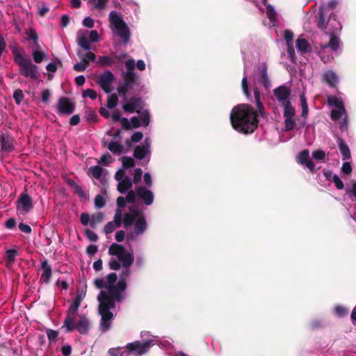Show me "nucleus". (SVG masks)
<instances>
[{
	"label": "nucleus",
	"instance_id": "nucleus-1",
	"mask_svg": "<svg viewBox=\"0 0 356 356\" xmlns=\"http://www.w3.org/2000/svg\"><path fill=\"white\" fill-rule=\"evenodd\" d=\"M268 66L264 62L259 63L257 66L254 76V101L256 103L257 111L247 104H241L234 106L230 113V122L233 128L240 133L245 134L253 133L258 126V117L265 115L264 107L261 101V92L257 85L263 86L266 90L271 87L268 77Z\"/></svg>",
	"mask_w": 356,
	"mask_h": 356
},
{
	"label": "nucleus",
	"instance_id": "nucleus-2",
	"mask_svg": "<svg viewBox=\"0 0 356 356\" xmlns=\"http://www.w3.org/2000/svg\"><path fill=\"white\" fill-rule=\"evenodd\" d=\"M339 3V0H330L327 3L321 4L318 8V28L325 30V33L330 36L328 43L320 45L319 55L324 63L330 60V56L325 55L328 49L332 52L336 53L340 48V39L337 35L341 30L342 26L337 20V15L334 13Z\"/></svg>",
	"mask_w": 356,
	"mask_h": 356
},
{
	"label": "nucleus",
	"instance_id": "nucleus-3",
	"mask_svg": "<svg viewBox=\"0 0 356 356\" xmlns=\"http://www.w3.org/2000/svg\"><path fill=\"white\" fill-rule=\"evenodd\" d=\"M127 287V282L118 281L115 285L106 289L107 293L102 291L98 295L100 330L102 332L109 330L114 316L113 311L115 309V301L122 302L125 298Z\"/></svg>",
	"mask_w": 356,
	"mask_h": 356
},
{
	"label": "nucleus",
	"instance_id": "nucleus-4",
	"mask_svg": "<svg viewBox=\"0 0 356 356\" xmlns=\"http://www.w3.org/2000/svg\"><path fill=\"white\" fill-rule=\"evenodd\" d=\"M108 254L112 256L109 261L110 268L118 270L122 266L119 281L126 282L131 275L130 266L134 259L133 253L122 245L114 243L109 247Z\"/></svg>",
	"mask_w": 356,
	"mask_h": 356
},
{
	"label": "nucleus",
	"instance_id": "nucleus-5",
	"mask_svg": "<svg viewBox=\"0 0 356 356\" xmlns=\"http://www.w3.org/2000/svg\"><path fill=\"white\" fill-rule=\"evenodd\" d=\"M123 224L125 228L134 225V230L128 234V241H135L138 236L142 235L147 229V222L144 213L136 207H130L129 212L124 213Z\"/></svg>",
	"mask_w": 356,
	"mask_h": 356
},
{
	"label": "nucleus",
	"instance_id": "nucleus-6",
	"mask_svg": "<svg viewBox=\"0 0 356 356\" xmlns=\"http://www.w3.org/2000/svg\"><path fill=\"white\" fill-rule=\"evenodd\" d=\"M108 22L113 35L120 38L122 45L127 46L130 42L131 33L121 15L116 10H111L108 15Z\"/></svg>",
	"mask_w": 356,
	"mask_h": 356
},
{
	"label": "nucleus",
	"instance_id": "nucleus-7",
	"mask_svg": "<svg viewBox=\"0 0 356 356\" xmlns=\"http://www.w3.org/2000/svg\"><path fill=\"white\" fill-rule=\"evenodd\" d=\"M154 341L155 340L152 339H147L143 342L136 341L127 343L125 349L122 348H110L108 353L111 356H127V355L141 356L149 351L151 346L155 344Z\"/></svg>",
	"mask_w": 356,
	"mask_h": 356
},
{
	"label": "nucleus",
	"instance_id": "nucleus-8",
	"mask_svg": "<svg viewBox=\"0 0 356 356\" xmlns=\"http://www.w3.org/2000/svg\"><path fill=\"white\" fill-rule=\"evenodd\" d=\"M15 62L19 67L20 74L32 80H35L39 78L40 73L38 72V67L33 64L30 60L23 56L20 53L13 51Z\"/></svg>",
	"mask_w": 356,
	"mask_h": 356
},
{
	"label": "nucleus",
	"instance_id": "nucleus-9",
	"mask_svg": "<svg viewBox=\"0 0 356 356\" xmlns=\"http://www.w3.org/2000/svg\"><path fill=\"white\" fill-rule=\"evenodd\" d=\"M85 294L78 293L73 299L72 302L67 312V317L64 321V325L68 332L73 331L75 328L74 321L76 318L78 309Z\"/></svg>",
	"mask_w": 356,
	"mask_h": 356
},
{
	"label": "nucleus",
	"instance_id": "nucleus-10",
	"mask_svg": "<svg viewBox=\"0 0 356 356\" xmlns=\"http://www.w3.org/2000/svg\"><path fill=\"white\" fill-rule=\"evenodd\" d=\"M283 109L284 131H291L294 129H298L300 119L296 115V111L293 106H286Z\"/></svg>",
	"mask_w": 356,
	"mask_h": 356
},
{
	"label": "nucleus",
	"instance_id": "nucleus-11",
	"mask_svg": "<svg viewBox=\"0 0 356 356\" xmlns=\"http://www.w3.org/2000/svg\"><path fill=\"white\" fill-rule=\"evenodd\" d=\"M273 95L282 108H286V106H293L291 101V90L286 85H282L275 88Z\"/></svg>",
	"mask_w": 356,
	"mask_h": 356
},
{
	"label": "nucleus",
	"instance_id": "nucleus-12",
	"mask_svg": "<svg viewBox=\"0 0 356 356\" xmlns=\"http://www.w3.org/2000/svg\"><path fill=\"white\" fill-rule=\"evenodd\" d=\"M115 179L118 182V191L122 194L127 193L133 186L131 178L126 174L123 169H119L115 172Z\"/></svg>",
	"mask_w": 356,
	"mask_h": 356
},
{
	"label": "nucleus",
	"instance_id": "nucleus-13",
	"mask_svg": "<svg viewBox=\"0 0 356 356\" xmlns=\"http://www.w3.org/2000/svg\"><path fill=\"white\" fill-rule=\"evenodd\" d=\"M328 104L335 107V109H332L331 111L332 120H338L347 114L344 104L341 99L337 97L330 98L328 99Z\"/></svg>",
	"mask_w": 356,
	"mask_h": 356
},
{
	"label": "nucleus",
	"instance_id": "nucleus-14",
	"mask_svg": "<svg viewBox=\"0 0 356 356\" xmlns=\"http://www.w3.org/2000/svg\"><path fill=\"white\" fill-rule=\"evenodd\" d=\"M114 81L115 76L110 70L104 72L97 79L98 84L107 94L110 93L113 90L111 85Z\"/></svg>",
	"mask_w": 356,
	"mask_h": 356
},
{
	"label": "nucleus",
	"instance_id": "nucleus-15",
	"mask_svg": "<svg viewBox=\"0 0 356 356\" xmlns=\"http://www.w3.org/2000/svg\"><path fill=\"white\" fill-rule=\"evenodd\" d=\"M124 214L122 210L117 209L112 221L108 222L104 228V233L108 235L111 234L115 229L120 227L123 222Z\"/></svg>",
	"mask_w": 356,
	"mask_h": 356
},
{
	"label": "nucleus",
	"instance_id": "nucleus-16",
	"mask_svg": "<svg viewBox=\"0 0 356 356\" xmlns=\"http://www.w3.org/2000/svg\"><path fill=\"white\" fill-rule=\"evenodd\" d=\"M74 104L67 97H63L58 100L57 113L59 115H70L74 111Z\"/></svg>",
	"mask_w": 356,
	"mask_h": 356
},
{
	"label": "nucleus",
	"instance_id": "nucleus-17",
	"mask_svg": "<svg viewBox=\"0 0 356 356\" xmlns=\"http://www.w3.org/2000/svg\"><path fill=\"white\" fill-rule=\"evenodd\" d=\"M266 14L268 20V22L266 24V25L269 28L277 27L279 26L281 16L273 5H266Z\"/></svg>",
	"mask_w": 356,
	"mask_h": 356
},
{
	"label": "nucleus",
	"instance_id": "nucleus-18",
	"mask_svg": "<svg viewBox=\"0 0 356 356\" xmlns=\"http://www.w3.org/2000/svg\"><path fill=\"white\" fill-rule=\"evenodd\" d=\"M136 193L138 197L143 200L145 205L149 206L153 203L154 198V193L145 186H141L137 187Z\"/></svg>",
	"mask_w": 356,
	"mask_h": 356
},
{
	"label": "nucleus",
	"instance_id": "nucleus-19",
	"mask_svg": "<svg viewBox=\"0 0 356 356\" xmlns=\"http://www.w3.org/2000/svg\"><path fill=\"white\" fill-rule=\"evenodd\" d=\"M17 203V209H21L25 213H28L33 208L32 200L26 193L20 195Z\"/></svg>",
	"mask_w": 356,
	"mask_h": 356
},
{
	"label": "nucleus",
	"instance_id": "nucleus-20",
	"mask_svg": "<svg viewBox=\"0 0 356 356\" xmlns=\"http://www.w3.org/2000/svg\"><path fill=\"white\" fill-rule=\"evenodd\" d=\"M300 100L301 109H302V113H301L302 119L299 122L298 129H302L307 124V118L309 115V107H308L307 99H306L305 94H302L300 95Z\"/></svg>",
	"mask_w": 356,
	"mask_h": 356
},
{
	"label": "nucleus",
	"instance_id": "nucleus-21",
	"mask_svg": "<svg viewBox=\"0 0 356 356\" xmlns=\"http://www.w3.org/2000/svg\"><path fill=\"white\" fill-rule=\"evenodd\" d=\"M14 138L8 134H2L1 136V149L6 152H11L14 150Z\"/></svg>",
	"mask_w": 356,
	"mask_h": 356
},
{
	"label": "nucleus",
	"instance_id": "nucleus-22",
	"mask_svg": "<svg viewBox=\"0 0 356 356\" xmlns=\"http://www.w3.org/2000/svg\"><path fill=\"white\" fill-rule=\"evenodd\" d=\"M126 72H123V76L125 79H131L134 81H136V76L134 72L136 67L135 60L133 58L128 59L125 61Z\"/></svg>",
	"mask_w": 356,
	"mask_h": 356
},
{
	"label": "nucleus",
	"instance_id": "nucleus-23",
	"mask_svg": "<svg viewBox=\"0 0 356 356\" xmlns=\"http://www.w3.org/2000/svg\"><path fill=\"white\" fill-rule=\"evenodd\" d=\"M41 269L42 270V273L40 276V281L46 284L49 283L52 275V270L47 260L44 259L41 263Z\"/></svg>",
	"mask_w": 356,
	"mask_h": 356
},
{
	"label": "nucleus",
	"instance_id": "nucleus-24",
	"mask_svg": "<svg viewBox=\"0 0 356 356\" xmlns=\"http://www.w3.org/2000/svg\"><path fill=\"white\" fill-rule=\"evenodd\" d=\"M119 60L120 59L118 56H102L98 58L97 63L102 67H111L117 63Z\"/></svg>",
	"mask_w": 356,
	"mask_h": 356
},
{
	"label": "nucleus",
	"instance_id": "nucleus-25",
	"mask_svg": "<svg viewBox=\"0 0 356 356\" xmlns=\"http://www.w3.org/2000/svg\"><path fill=\"white\" fill-rule=\"evenodd\" d=\"M243 77L241 81V88L243 94L249 101L252 102L253 99L251 97L250 91L249 90L248 82V74H247V65L244 63Z\"/></svg>",
	"mask_w": 356,
	"mask_h": 356
},
{
	"label": "nucleus",
	"instance_id": "nucleus-26",
	"mask_svg": "<svg viewBox=\"0 0 356 356\" xmlns=\"http://www.w3.org/2000/svg\"><path fill=\"white\" fill-rule=\"evenodd\" d=\"M136 81L124 78V82L118 88L119 95L126 97L129 89L132 88Z\"/></svg>",
	"mask_w": 356,
	"mask_h": 356
},
{
	"label": "nucleus",
	"instance_id": "nucleus-27",
	"mask_svg": "<svg viewBox=\"0 0 356 356\" xmlns=\"http://www.w3.org/2000/svg\"><path fill=\"white\" fill-rule=\"evenodd\" d=\"M75 328L80 334H86L88 331L89 323L86 316H81L76 324L74 323Z\"/></svg>",
	"mask_w": 356,
	"mask_h": 356
},
{
	"label": "nucleus",
	"instance_id": "nucleus-28",
	"mask_svg": "<svg viewBox=\"0 0 356 356\" xmlns=\"http://www.w3.org/2000/svg\"><path fill=\"white\" fill-rule=\"evenodd\" d=\"M107 147L114 154L120 155L124 153V146L117 141H110L107 145Z\"/></svg>",
	"mask_w": 356,
	"mask_h": 356
},
{
	"label": "nucleus",
	"instance_id": "nucleus-29",
	"mask_svg": "<svg viewBox=\"0 0 356 356\" xmlns=\"http://www.w3.org/2000/svg\"><path fill=\"white\" fill-rule=\"evenodd\" d=\"M338 145L340 152L342 156V159L344 161L349 160L351 158L349 147L341 138H339L338 140Z\"/></svg>",
	"mask_w": 356,
	"mask_h": 356
},
{
	"label": "nucleus",
	"instance_id": "nucleus-30",
	"mask_svg": "<svg viewBox=\"0 0 356 356\" xmlns=\"http://www.w3.org/2000/svg\"><path fill=\"white\" fill-rule=\"evenodd\" d=\"M323 78L331 87H334L339 82L338 75L336 72L331 70L326 72L323 75Z\"/></svg>",
	"mask_w": 356,
	"mask_h": 356
},
{
	"label": "nucleus",
	"instance_id": "nucleus-31",
	"mask_svg": "<svg viewBox=\"0 0 356 356\" xmlns=\"http://www.w3.org/2000/svg\"><path fill=\"white\" fill-rule=\"evenodd\" d=\"M150 150L142 145H138L136 147L134 152V156L138 159L142 160L147 156H149Z\"/></svg>",
	"mask_w": 356,
	"mask_h": 356
},
{
	"label": "nucleus",
	"instance_id": "nucleus-32",
	"mask_svg": "<svg viewBox=\"0 0 356 356\" xmlns=\"http://www.w3.org/2000/svg\"><path fill=\"white\" fill-rule=\"evenodd\" d=\"M296 48L302 54L307 53L311 50V47L305 38H298L296 40Z\"/></svg>",
	"mask_w": 356,
	"mask_h": 356
},
{
	"label": "nucleus",
	"instance_id": "nucleus-33",
	"mask_svg": "<svg viewBox=\"0 0 356 356\" xmlns=\"http://www.w3.org/2000/svg\"><path fill=\"white\" fill-rule=\"evenodd\" d=\"M18 255V251L15 249H9L6 252V263L7 267H10L15 262V257Z\"/></svg>",
	"mask_w": 356,
	"mask_h": 356
},
{
	"label": "nucleus",
	"instance_id": "nucleus-34",
	"mask_svg": "<svg viewBox=\"0 0 356 356\" xmlns=\"http://www.w3.org/2000/svg\"><path fill=\"white\" fill-rule=\"evenodd\" d=\"M138 100V98L131 97L127 102L124 103L122 106L124 111L129 113H134L137 106Z\"/></svg>",
	"mask_w": 356,
	"mask_h": 356
},
{
	"label": "nucleus",
	"instance_id": "nucleus-35",
	"mask_svg": "<svg viewBox=\"0 0 356 356\" xmlns=\"http://www.w3.org/2000/svg\"><path fill=\"white\" fill-rule=\"evenodd\" d=\"M104 169L99 165L91 166L89 168L90 175L95 179H99L102 183L103 181L102 174Z\"/></svg>",
	"mask_w": 356,
	"mask_h": 356
},
{
	"label": "nucleus",
	"instance_id": "nucleus-36",
	"mask_svg": "<svg viewBox=\"0 0 356 356\" xmlns=\"http://www.w3.org/2000/svg\"><path fill=\"white\" fill-rule=\"evenodd\" d=\"M77 42L79 46L84 50L89 51L91 49V45L88 42V39L85 35H81L80 32L78 33Z\"/></svg>",
	"mask_w": 356,
	"mask_h": 356
},
{
	"label": "nucleus",
	"instance_id": "nucleus-37",
	"mask_svg": "<svg viewBox=\"0 0 356 356\" xmlns=\"http://www.w3.org/2000/svg\"><path fill=\"white\" fill-rule=\"evenodd\" d=\"M77 55L86 64L88 63L90 61H95L96 58L95 54L91 51H88L86 54H83L81 51H78Z\"/></svg>",
	"mask_w": 356,
	"mask_h": 356
},
{
	"label": "nucleus",
	"instance_id": "nucleus-38",
	"mask_svg": "<svg viewBox=\"0 0 356 356\" xmlns=\"http://www.w3.org/2000/svg\"><path fill=\"white\" fill-rule=\"evenodd\" d=\"M80 220L81 224L85 226L90 224L92 227H95L96 225V223L95 222V217L92 216V218H90V216L86 213H81Z\"/></svg>",
	"mask_w": 356,
	"mask_h": 356
},
{
	"label": "nucleus",
	"instance_id": "nucleus-39",
	"mask_svg": "<svg viewBox=\"0 0 356 356\" xmlns=\"http://www.w3.org/2000/svg\"><path fill=\"white\" fill-rule=\"evenodd\" d=\"M120 160L122 163V168L121 169L124 170L133 168L135 165V161L131 157L124 156L120 158Z\"/></svg>",
	"mask_w": 356,
	"mask_h": 356
},
{
	"label": "nucleus",
	"instance_id": "nucleus-40",
	"mask_svg": "<svg viewBox=\"0 0 356 356\" xmlns=\"http://www.w3.org/2000/svg\"><path fill=\"white\" fill-rule=\"evenodd\" d=\"M139 119H140V124L143 127H147L149 124V120H150V115H149V111L147 110L142 111L139 115Z\"/></svg>",
	"mask_w": 356,
	"mask_h": 356
},
{
	"label": "nucleus",
	"instance_id": "nucleus-41",
	"mask_svg": "<svg viewBox=\"0 0 356 356\" xmlns=\"http://www.w3.org/2000/svg\"><path fill=\"white\" fill-rule=\"evenodd\" d=\"M309 159V152L308 149H304V150L301 151L297 156V161L302 165H303Z\"/></svg>",
	"mask_w": 356,
	"mask_h": 356
},
{
	"label": "nucleus",
	"instance_id": "nucleus-42",
	"mask_svg": "<svg viewBox=\"0 0 356 356\" xmlns=\"http://www.w3.org/2000/svg\"><path fill=\"white\" fill-rule=\"evenodd\" d=\"M330 181H332L334 184L337 189H343L344 188V184L341 179L337 175H333L330 177L326 176Z\"/></svg>",
	"mask_w": 356,
	"mask_h": 356
},
{
	"label": "nucleus",
	"instance_id": "nucleus-43",
	"mask_svg": "<svg viewBox=\"0 0 356 356\" xmlns=\"http://www.w3.org/2000/svg\"><path fill=\"white\" fill-rule=\"evenodd\" d=\"M118 102V97L115 94L108 95L107 99V107L110 109L115 108Z\"/></svg>",
	"mask_w": 356,
	"mask_h": 356
},
{
	"label": "nucleus",
	"instance_id": "nucleus-44",
	"mask_svg": "<svg viewBox=\"0 0 356 356\" xmlns=\"http://www.w3.org/2000/svg\"><path fill=\"white\" fill-rule=\"evenodd\" d=\"M117 275L115 273L108 274L106 277V289L116 284Z\"/></svg>",
	"mask_w": 356,
	"mask_h": 356
},
{
	"label": "nucleus",
	"instance_id": "nucleus-45",
	"mask_svg": "<svg viewBox=\"0 0 356 356\" xmlns=\"http://www.w3.org/2000/svg\"><path fill=\"white\" fill-rule=\"evenodd\" d=\"M13 98L15 101V103L17 105H19L24 99L23 91L20 89L15 90L13 92Z\"/></svg>",
	"mask_w": 356,
	"mask_h": 356
},
{
	"label": "nucleus",
	"instance_id": "nucleus-46",
	"mask_svg": "<svg viewBox=\"0 0 356 356\" xmlns=\"http://www.w3.org/2000/svg\"><path fill=\"white\" fill-rule=\"evenodd\" d=\"M127 193V195L125 198L127 202L131 204L134 203L136 202V198L137 196L136 190L134 191L132 189H130Z\"/></svg>",
	"mask_w": 356,
	"mask_h": 356
},
{
	"label": "nucleus",
	"instance_id": "nucleus-47",
	"mask_svg": "<svg viewBox=\"0 0 356 356\" xmlns=\"http://www.w3.org/2000/svg\"><path fill=\"white\" fill-rule=\"evenodd\" d=\"M44 57V54L41 51L35 50L33 52V60L36 63H40L43 60Z\"/></svg>",
	"mask_w": 356,
	"mask_h": 356
},
{
	"label": "nucleus",
	"instance_id": "nucleus-48",
	"mask_svg": "<svg viewBox=\"0 0 356 356\" xmlns=\"http://www.w3.org/2000/svg\"><path fill=\"white\" fill-rule=\"evenodd\" d=\"M85 236L92 242H96L98 240L97 234L89 229L85 230Z\"/></svg>",
	"mask_w": 356,
	"mask_h": 356
},
{
	"label": "nucleus",
	"instance_id": "nucleus-49",
	"mask_svg": "<svg viewBox=\"0 0 356 356\" xmlns=\"http://www.w3.org/2000/svg\"><path fill=\"white\" fill-rule=\"evenodd\" d=\"M48 339L50 342L56 341L58 336V332L56 330H51V329H47L46 331Z\"/></svg>",
	"mask_w": 356,
	"mask_h": 356
},
{
	"label": "nucleus",
	"instance_id": "nucleus-50",
	"mask_svg": "<svg viewBox=\"0 0 356 356\" xmlns=\"http://www.w3.org/2000/svg\"><path fill=\"white\" fill-rule=\"evenodd\" d=\"M106 204L104 197L101 195H97L95 198V205L96 208L101 209L104 207Z\"/></svg>",
	"mask_w": 356,
	"mask_h": 356
},
{
	"label": "nucleus",
	"instance_id": "nucleus-51",
	"mask_svg": "<svg viewBox=\"0 0 356 356\" xmlns=\"http://www.w3.org/2000/svg\"><path fill=\"white\" fill-rule=\"evenodd\" d=\"M107 1L108 0H92L93 7L99 10H104Z\"/></svg>",
	"mask_w": 356,
	"mask_h": 356
},
{
	"label": "nucleus",
	"instance_id": "nucleus-52",
	"mask_svg": "<svg viewBox=\"0 0 356 356\" xmlns=\"http://www.w3.org/2000/svg\"><path fill=\"white\" fill-rule=\"evenodd\" d=\"M284 38L286 42V45L293 44L292 41L293 39V33L290 30H285L284 31Z\"/></svg>",
	"mask_w": 356,
	"mask_h": 356
},
{
	"label": "nucleus",
	"instance_id": "nucleus-53",
	"mask_svg": "<svg viewBox=\"0 0 356 356\" xmlns=\"http://www.w3.org/2000/svg\"><path fill=\"white\" fill-rule=\"evenodd\" d=\"M312 156L316 160L323 161L325 158V152L321 149H318L312 152Z\"/></svg>",
	"mask_w": 356,
	"mask_h": 356
},
{
	"label": "nucleus",
	"instance_id": "nucleus-54",
	"mask_svg": "<svg viewBox=\"0 0 356 356\" xmlns=\"http://www.w3.org/2000/svg\"><path fill=\"white\" fill-rule=\"evenodd\" d=\"M142 176H143V171L140 168H136L134 170V178H133V183L134 184H138L140 182V181L141 180V178H142Z\"/></svg>",
	"mask_w": 356,
	"mask_h": 356
},
{
	"label": "nucleus",
	"instance_id": "nucleus-55",
	"mask_svg": "<svg viewBox=\"0 0 356 356\" xmlns=\"http://www.w3.org/2000/svg\"><path fill=\"white\" fill-rule=\"evenodd\" d=\"M74 193L77 194L81 198L86 200L88 198V194L82 188L81 186H78L74 190Z\"/></svg>",
	"mask_w": 356,
	"mask_h": 356
},
{
	"label": "nucleus",
	"instance_id": "nucleus-56",
	"mask_svg": "<svg viewBox=\"0 0 356 356\" xmlns=\"http://www.w3.org/2000/svg\"><path fill=\"white\" fill-rule=\"evenodd\" d=\"M334 312L338 316L343 317L348 314V311L346 308H345L342 306H337L334 308Z\"/></svg>",
	"mask_w": 356,
	"mask_h": 356
},
{
	"label": "nucleus",
	"instance_id": "nucleus-57",
	"mask_svg": "<svg viewBox=\"0 0 356 356\" xmlns=\"http://www.w3.org/2000/svg\"><path fill=\"white\" fill-rule=\"evenodd\" d=\"M84 97H90L91 99H95L97 97V94L95 90L92 89H87L83 92Z\"/></svg>",
	"mask_w": 356,
	"mask_h": 356
},
{
	"label": "nucleus",
	"instance_id": "nucleus-58",
	"mask_svg": "<svg viewBox=\"0 0 356 356\" xmlns=\"http://www.w3.org/2000/svg\"><path fill=\"white\" fill-rule=\"evenodd\" d=\"M288 56L291 62L295 63L296 54L293 44L287 45Z\"/></svg>",
	"mask_w": 356,
	"mask_h": 356
},
{
	"label": "nucleus",
	"instance_id": "nucleus-59",
	"mask_svg": "<svg viewBox=\"0 0 356 356\" xmlns=\"http://www.w3.org/2000/svg\"><path fill=\"white\" fill-rule=\"evenodd\" d=\"M144 182L146 184V188H149L152 186V179L150 173L145 172L143 175Z\"/></svg>",
	"mask_w": 356,
	"mask_h": 356
},
{
	"label": "nucleus",
	"instance_id": "nucleus-60",
	"mask_svg": "<svg viewBox=\"0 0 356 356\" xmlns=\"http://www.w3.org/2000/svg\"><path fill=\"white\" fill-rule=\"evenodd\" d=\"M339 129L341 131L348 130V114H346L342 121L339 123Z\"/></svg>",
	"mask_w": 356,
	"mask_h": 356
},
{
	"label": "nucleus",
	"instance_id": "nucleus-61",
	"mask_svg": "<svg viewBox=\"0 0 356 356\" xmlns=\"http://www.w3.org/2000/svg\"><path fill=\"white\" fill-rule=\"evenodd\" d=\"M94 20L90 17H86L83 20V25L85 27L92 29L94 27Z\"/></svg>",
	"mask_w": 356,
	"mask_h": 356
},
{
	"label": "nucleus",
	"instance_id": "nucleus-62",
	"mask_svg": "<svg viewBox=\"0 0 356 356\" xmlns=\"http://www.w3.org/2000/svg\"><path fill=\"white\" fill-rule=\"evenodd\" d=\"M341 170L346 175H349L352 172V166L350 162H344L341 167Z\"/></svg>",
	"mask_w": 356,
	"mask_h": 356
},
{
	"label": "nucleus",
	"instance_id": "nucleus-63",
	"mask_svg": "<svg viewBox=\"0 0 356 356\" xmlns=\"http://www.w3.org/2000/svg\"><path fill=\"white\" fill-rule=\"evenodd\" d=\"M89 38L90 42H97L99 41V35L96 30H92L90 32Z\"/></svg>",
	"mask_w": 356,
	"mask_h": 356
},
{
	"label": "nucleus",
	"instance_id": "nucleus-64",
	"mask_svg": "<svg viewBox=\"0 0 356 356\" xmlns=\"http://www.w3.org/2000/svg\"><path fill=\"white\" fill-rule=\"evenodd\" d=\"M73 69L76 72H83L86 69V64L83 62H79L74 65Z\"/></svg>",
	"mask_w": 356,
	"mask_h": 356
}]
</instances>
